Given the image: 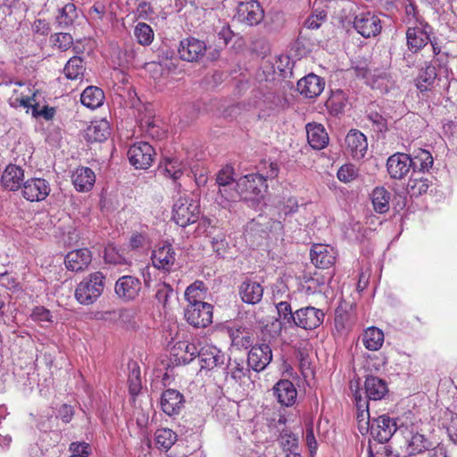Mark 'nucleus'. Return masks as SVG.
I'll use <instances>...</instances> for the list:
<instances>
[{"label": "nucleus", "mask_w": 457, "mask_h": 457, "mask_svg": "<svg viewBox=\"0 0 457 457\" xmlns=\"http://www.w3.org/2000/svg\"><path fill=\"white\" fill-rule=\"evenodd\" d=\"M71 457H87L90 454V446L86 442H73L70 445Z\"/></svg>", "instance_id": "obj_55"}, {"label": "nucleus", "mask_w": 457, "mask_h": 457, "mask_svg": "<svg viewBox=\"0 0 457 457\" xmlns=\"http://www.w3.org/2000/svg\"><path fill=\"white\" fill-rule=\"evenodd\" d=\"M436 67L432 65H427L420 71L419 76L416 79V86L421 92L427 91L432 87L436 78Z\"/></svg>", "instance_id": "obj_40"}, {"label": "nucleus", "mask_w": 457, "mask_h": 457, "mask_svg": "<svg viewBox=\"0 0 457 457\" xmlns=\"http://www.w3.org/2000/svg\"><path fill=\"white\" fill-rule=\"evenodd\" d=\"M110 134L109 123L104 120L93 122L87 129V137L89 141H104Z\"/></svg>", "instance_id": "obj_36"}, {"label": "nucleus", "mask_w": 457, "mask_h": 457, "mask_svg": "<svg viewBox=\"0 0 457 457\" xmlns=\"http://www.w3.org/2000/svg\"><path fill=\"white\" fill-rule=\"evenodd\" d=\"M145 70L151 74L154 80L160 79L165 73L164 66L157 62H151L145 64Z\"/></svg>", "instance_id": "obj_58"}, {"label": "nucleus", "mask_w": 457, "mask_h": 457, "mask_svg": "<svg viewBox=\"0 0 457 457\" xmlns=\"http://www.w3.org/2000/svg\"><path fill=\"white\" fill-rule=\"evenodd\" d=\"M176 440V433L170 428H159L155 432L156 444L163 449H170L175 444Z\"/></svg>", "instance_id": "obj_47"}, {"label": "nucleus", "mask_w": 457, "mask_h": 457, "mask_svg": "<svg viewBox=\"0 0 457 457\" xmlns=\"http://www.w3.org/2000/svg\"><path fill=\"white\" fill-rule=\"evenodd\" d=\"M184 406V396L175 389L165 390L161 397V407L169 416L179 414Z\"/></svg>", "instance_id": "obj_22"}, {"label": "nucleus", "mask_w": 457, "mask_h": 457, "mask_svg": "<svg viewBox=\"0 0 457 457\" xmlns=\"http://www.w3.org/2000/svg\"><path fill=\"white\" fill-rule=\"evenodd\" d=\"M272 360L271 348L267 344L252 346L248 353V367L256 372L263 370Z\"/></svg>", "instance_id": "obj_14"}, {"label": "nucleus", "mask_w": 457, "mask_h": 457, "mask_svg": "<svg viewBox=\"0 0 457 457\" xmlns=\"http://www.w3.org/2000/svg\"><path fill=\"white\" fill-rule=\"evenodd\" d=\"M142 283L137 277L124 275L115 283L114 291L119 298L125 302L134 301L139 296Z\"/></svg>", "instance_id": "obj_9"}, {"label": "nucleus", "mask_w": 457, "mask_h": 457, "mask_svg": "<svg viewBox=\"0 0 457 457\" xmlns=\"http://www.w3.org/2000/svg\"><path fill=\"white\" fill-rule=\"evenodd\" d=\"M430 26L423 21L416 19L413 26L408 27L406 30L407 46L412 53L421 50L430 41Z\"/></svg>", "instance_id": "obj_4"}, {"label": "nucleus", "mask_w": 457, "mask_h": 457, "mask_svg": "<svg viewBox=\"0 0 457 457\" xmlns=\"http://www.w3.org/2000/svg\"><path fill=\"white\" fill-rule=\"evenodd\" d=\"M154 298L163 308L169 304L170 299L174 295V290L166 282H159L154 287Z\"/></svg>", "instance_id": "obj_46"}, {"label": "nucleus", "mask_w": 457, "mask_h": 457, "mask_svg": "<svg viewBox=\"0 0 457 457\" xmlns=\"http://www.w3.org/2000/svg\"><path fill=\"white\" fill-rule=\"evenodd\" d=\"M130 373L129 375V391L137 395L141 389L140 370L136 362L129 364Z\"/></svg>", "instance_id": "obj_49"}, {"label": "nucleus", "mask_w": 457, "mask_h": 457, "mask_svg": "<svg viewBox=\"0 0 457 457\" xmlns=\"http://www.w3.org/2000/svg\"><path fill=\"white\" fill-rule=\"evenodd\" d=\"M233 173L234 170L231 166L227 165L222 168L216 177V183L219 187L224 186H234Z\"/></svg>", "instance_id": "obj_53"}, {"label": "nucleus", "mask_w": 457, "mask_h": 457, "mask_svg": "<svg viewBox=\"0 0 457 457\" xmlns=\"http://www.w3.org/2000/svg\"><path fill=\"white\" fill-rule=\"evenodd\" d=\"M206 44L195 37H187L180 41L179 57L187 62L199 61L206 52Z\"/></svg>", "instance_id": "obj_13"}, {"label": "nucleus", "mask_w": 457, "mask_h": 457, "mask_svg": "<svg viewBox=\"0 0 457 457\" xmlns=\"http://www.w3.org/2000/svg\"><path fill=\"white\" fill-rule=\"evenodd\" d=\"M383 342L384 333L378 328H369L364 331L362 335V343L368 350H378L382 346Z\"/></svg>", "instance_id": "obj_37"}, {"label": "nucleus", "mask_w": 457, "mask_h": 457, "mask_svg": "<svg viewBox=\"0 0 457 457\" xmlns=\"http://www.w3.org/2000/svg\"><path fill=\"white\" fill-rule=\"evenodd\" d=\"M200 215L199 204L188 198H179L173 206V220L180 227L196 222Z\"/></svg>", "instance_id": "obj_3"}, {"label": "nucleus", "mask_w": 457, "mask_h": 457, "mask_svg": "<svg viewBox=\"0 0 457 457\" xmlns=\"http://www.w3.org/2000/svg\"><path fill=\"white\" fill-rule=\"evenodd\" d=\"M53 37L54 46L62 51L69 49L73 44V38L70 33H56Z\"/></svg>", "instance_id": "obj_54"}, {"label": "nucleus", "mask_w": 457, "mask_h": 457, "mask_svg": "<svg viewBox=\"0 0 457 457\" xmlns=\"http://www.w3.org/2000/svg\"><path fill=\"white\" fill-rule=\"evenodd\" d=\"M278 440L285 452H288V453L298 452V436L290 430L283 428Z\"/></svg>", "instance_id": "obj_42"}, {"label": "nucleus", "mask_w": 457, "mask_h": 457, "mask_svg": "<svg viewBox=\"0 0 457 457\" xmlns=\"http://www.w3.org/2000/svg\"><path fill=\"white\" fill-rule=\"evenodd\" d=\"M24 179V170L17 165H8L1 177L3 187L10 191H16L21 187Z\"/></svg>", "instance_id": "obj_26"}, {"label": "nucleus", "mask_w": 457, "mask_h": 457, "mask_svg": "<svg viewBox=\"0 0 457 457\" xmlns=\"http://www.w3.org/2000/svg\"><path fill=\"white\" fill-rule=\"evenodd\" d=\"M104 99V92L97 87H87L81 94L80 101L83 105L96 109L102 105Z\"/></svg>", "instance_id": "obj_35"}, {"label": "nucleus", "mask_w": 457, "mask_h": 457, "mask_svg": "<svg viewBox=\"0 0 457 457\" xmlns=\"http://www.w3.org/2000/svg\"><path fill=\"white\" fill-rule=\"evenodd\" d=\"M134 35L137 42L142 46H148L154 40V31L152 28L145 22L137 24L134 29Z\"/></svg>", "instance_id": "obj_48"}, {"label": "nucleus", "mask_w": 457, "mask_h": 457, "mask_svg": "<svg viewBox=\"0 0 457 457\" xmlns=\"http://www.w3.org/2000/svg\"><path fill=\"white\" fill-rule=\"evenodd\" d=\"M62 6L58 8L55 21L59 28L68 29L71 27L78 18V12L75 4L70 0H61Z\"/></svg>", "instance_id": "obj_29"}, {"label": "nucleus", "mask_w": 457, "mask_h": 457, "mask_svg": "<svg viewBox=\"0 0 457 457\" xmlns=\"http://www.w3.org/2000/svg\"><path fill=\"white\" fill-rule=\"evenodd\" d=\"M432 443L422 434L411 433L407 438L406 452L409 455H417L431 447Z\"/></svg>", "instance_id": "obj_34"}, {"label": "nucleus", "mask_w": 457, "mask_h": 457, "mask_svg": "<svg viewBox=\"0 0 457 457\" xmlns=\"http://www.w3.org/2000/svg\"><path fill=\"white\" fill-rule=\"evenodd\" d=\"M105 278L101 271L90 273L78 284L75 290L76 300L83 305L93 304L104 292Z\"/></svg>", "instance_id": "obj_1"}, {"label": "nucleus", "mask_w": 457, "mask_h": 457, "mask_svg": "<svg viewBox=\"0 0 457 457\" xmlns=\"http://www.w3.org/2000/svg\"><path fill=\"white\" fill-rule=\"evenodd\" d=\"M326 14L324 12H320L317 13V11H315V13L311 15L306 21H305V26L308 29H315L320 28L321 22L325 20Z\"/></svg>", "instance_id": "obj_62"}, {"label": "nucleus", "mask_w": 457, "mask_h": 457, "mask_svg": "<svg viewBox=\"0 0 457 457\" xmlns=\"http://www.w3.org/2000/svg\"><path fill=\"white\" fill-rule=\"evenodd\" d=\"M370 427L373 440L379 443H387L397 430L396 421L387 415L373 419Z\"/></svg>", "instance_id": "obj_7"}, {"label": "nucleus", "mask_w": 457, "mask_h": 457, "mask_svg": "<svg viewBox=\"0 0 457 457\" xmlns=\"http://www.w3.org/2000/svg\"><path fill=\"white\" fill-rule=\"evenodd\" d=\"M31 318L35 321H52V315L49 310L43 306H37L33 309Z\"/></svg>", "instance_id": "obj_59"}, {"label": "nucleus", "mask_w": 457, "mask_h": 457, "mask_svg": "<svg viewBox=\"0 0 457 457\" xmlns=\"http://www.w3.org/2000/svg\"><path fill=\"white\" fill-rule=\"evenodd\" d=\"M391 193L385 187H376L371 195L374 210L378 213H386L389 210Z\"/></svg>", "instance_id": "obj_38"}, {"label": "nucleus", "mask_w": 457, "mask_h": 457, "mask_svg": "<svg viewBox=\"0 0 457 457\" xmlns=\"http://www.w3.org/2000/svg\"><path fill=\"white\" fill-rule=\"evenodd\" d=\"M325 314L322 310L307 306L295 312L293 325L303 329H313L322 324Z\"/></svg>", "instance_id": "obj_10"}, {"label": "nucleus", "mask_w": 457, "mask_h": 457, "mask_svg": "<svg viewBox=\"0 0 457 457\" xmlns=\"http://www.w3.org/2000/svg\"><path fill=\"white\" fill-rule=\"evenodd\" d=\"M170 353L178 364H188L196 357L198 349L195 344L179 341L173 345Z\"/></svg>", "instance_id": "obj_25"}, {"label": "nucleus", "mask_w": 457, "mask_h": 457, "mask_svg": "<svg viewBox=\"0 0 457 457\" xmlns=\"http://www.w3.org/2000/svg\"><path fill=\"white\" fill-rule=\"evenodd\" d=\"M240 193V199L254 201L262 198L268 188L265 178L260 173L247 174L241 177L236 183Z\"/></svg>", "instance_id": "obj_2"}, {"label": "nucleus", "mask_w": 457, "mask_h": 457, "mask_svg": "<svg viewBox=\"0 0 457 457\" xmlns=\"http://www.w3.org/2000/svg\"><path fill=\"white\" fill-rule=\"evenodd\" d=\"M299 360H300V370L301 373L304 378L309 377L310 375H312V370L311 368V361L309 360L308 353L304 351L299 352Z\"/></svg>", "instance_id": "obj_60"}, {"label": "nucleus", "mask_w": 457, "mask_h": 457, "mask_svg": "<svg viewBox=\"0 0 457 457\" xmlns=\"http://www.w3.org/2000/svg\"><path fill=\"white\" fill-rule=\"evenodd\" d=\"M358 176V169L351 163L345 164L337 170V179L345 183L355 179Z\"/></svg>", "instance_id": "obj_51"}, {"label": "nucleus", "mask_w": 457, "mask_h": 457, "mask_svg": "<svg viewBox=\"0 0 457 457\" xmlns=\"http://www.w3.org/2000/svg\"><path fill=\"white\" fill-rule=\"evenodd\" d=\"M185 318L195 328H205L212 322V306L208 303L188 304L185 310Z\"/></svg>", "instance_id": "obj_6"}, {"label": "nucleus", "mask_w": 457, "mask_h": 457, "mask_svg": "<svg viewBox=\"0 0 457 457\" xmlns=\"http://www.w3.org/2000/svg\"><path fill=\"white\" fill-rule=\"evenodd\" d=\"M345 144L348 152L355 159L364 157L368 143L367 138L363 133L359 130H350L345 137Z\"/></svg>", "instance_id": "obj_23"}, {"label": "nucleus", "mask_w": 457, "mask_h": 457, "mask_svg": "<svg viewBox=\"0 0 457 457\" xmlns=\"http://www.w3.org/2000/svg\"><path fill=\"white\" fill-rule=\"evenodd\" d=\"M186 170V164L178 157L165 158L159 166V171L164 176L178 180Z\"/></svg>", "instance_id": "obj_32"}, {"label": "nucleus", "mask_w": 457, "mask_h": 457, "mask_svg": "<svg viewBox=\"0 0 457 457\" xmlns=\"http://www.w3.org/2000/svg\"><path fill=\"white\" fill-rule=\"evenodd\" d=\"M386 169L390 178L403 179L411 169V156L403 153L394 154L387 159Z\"/></svg>", "instance_id": "obj_15"}, {"label": "nucleus", "mask_w": 457, "mask_h": 457, "mask_svg": "<svg viewBox=\"0 0 457 457\" xmlns=\"http://www.w3.org/2000/svg\"><path fill=\"white\" fill-rule=\"evenodd\" d=\"M273 395L278 402L286 407L293 406L297 398V390L292 381L280 379L273 386Z\"/></svg>", "instance_id": "obj_18"}, {"label": "nucleus", "mask_w": 457, "mask_h": 457, "mask_svg": "<svg viewBox=\"0 0 457 457\" xmlns=\"http://www.w3.org/2000/svg\"><path fill=\"white\" fill-rule=\"evenodd\" d=\"M0 285L7 289L15 288L17 283L15 278L7 271L0 272Z\"/></svg>", "instance_id": "obj_64"}, {"label": "nucleus", "mask_w": 457, "mask_h": 457, "mask_svg": "<svg viewBox=\"0 0 457 457\" xmlns=\"http://www.w3.org/2000/svg\"><path fill=\"white\" fill-rule=\"evenodd\" d=\"M196 356L199 358L201 368L209 370L222 366L227 359L226 354L213 345L203 346L198 350Z\"/></svg>", "instance_id": "obj_16"}, {"label": "nucleus", "mask_w": 457, "mask_h": 457, "mask_svg": "<svg viewBox=\"0 0 457 457\" xmlns=\"http://www.w3.org/2000/svg\"><path fill=\"white\" fill-rule=\"evenodd\" d=\"M364 388L366 396L369 400H381L388 393V387L386 381L374 376L366 378Z\"/></svg>", "instance_id": "obj_31"}, {"label": "nucleus", "mask_w": 457, "mask_h": 457, "mask_svg": "<svg viewBox=\"0 0 457 457\" xmlns=\"http://www.w3.org/2000/svg\"><path fill=\"white\" fill-rule=\"evenodd\" d=\"M204 291L205 287L202 281H195L187 287L185 292V297L188 304L204 303L203 301L204 298Z\"/></svg>", "instance_id": "obj_43"}, {"label": "nucleus", "mask_w": 457, "mask_h": 457, "mask_svg": "<svg viewBox=\"0 0 457 457\" xmlns=\"http://www.w3.org/2000/svg\"><path fill=\"white\" fill-rule=\"evenodd\" d=\"M312 262L320 269L331 267L336 261V252L328 245H312L310 253Z\"/></svg>", "instance_id": "obj_19"}, {"label": "nucleus", "mask_w": 457, "mask_h": 457, "mask_svg": "<svg viewBox=\"0 0 457 457\" xmlns=\"http://www.w3.org/2000/svg\"><path fill=\"white\" fill-rule=\"evenodd\" d=\"M306 134L308 143L313 149H323L328 144V135L321 124L308 123Z\"/></svg>", "instance_id": "obj_27"}, {"label": "nucleus", "mask_w": 457, "mask_h": 457, "mask_svg": "<svg viewBox=\"0 0 457 457\" xmlns=\"http://www.w3.org/2000/svg\"><path fill=\"white\" fill-rule=\"evenodd\" d=\"M264 17V12L257 1L240 3L237 6V19L239 22L253 26L259 24Z\"/></svg>", "instance_id": "obj_12"}, {"label": "nucleus", "mask_w": 457, "mask_h": 457, "mask_svg": "<svg viewBox=\"0 0 457 457\" xmlns=\"http://www.w3.org/2000/svg\"><path fill=\"white\" fill-rule=\"evenodd\" d=\"M213 251L217 255L225 257L228 250V243L226 240V236L222 232H219L213 236L211 240Z\"/></svg>", "instance_id": "obj_50"}, {"label": "nucleus", "mask_w": 457, "mask_h": 457, "mask_svg": "<svg viewBox=\"0 0 457 457\" xmlns=\"http://www.w3.org/2000/svg\"><path fill=\"white\" fill-rule=\"evenodd\" d=\"M411 161L412 172L416 173L428 171L434 162L431 154L421 148L414 151L412 157H411Z\"/></svg>", "instance_id": "obj_33"}, {"label": "nucleus", "mask_w": 457, "mask_h": 457, "mask_svg": "<svg viewBox=\"0 0 457 457\" xmlns=\"http://www.w3.org/2000/svg\"><path fill=\"white\" fill-rule=\"evenodd\" d=\"M231 337L235 345H238L245 349L252 346L253 343V337L249 332H245L240 336L239 331H237V334H231Z\"/></svg>", "instance_id": "obj_56"}, {"label": "nucleus", "mask_w": 457, "mask_h": 457, "mask_svg": "<svg viewBox=\"0 0 457 457\" xmlns=\"http://www.w3.org/2000/svg\"><path fill=\"white\" fill-rule=\"evenodd\" d=\"M154 150L146 142H138L131 145L128 151V157L131 165L136 169H147L151 166Z\"/></svg>", "instance_id": "obj_8"}, {"label": "nucleus", "mask_w": 457, "mask_h": 457, "mask_svg": "<svg viewBox=\"0 0 457 457\" xmlns=\"http://www.w3.org/2000/svg\"><path fill=\"white\" fill-rule=\"evenodd\" d=\"M58 415L65 423H69L74 415L73 408L68 404H62L58 410Z\"/></svg>", "instance_id": "obj_63"}, {"label": "nucleus", "mask_w": 457, "mask_h": 457, "mask_svg": "<svg viewBox=\"0 0 457 457\" xmlns=\"http://www.w3.org/2000/svg\"><path fill=\"white\" fill-rule=\"evenodd\" d=\"M85 71L84 62L79 56L71 57L64 67V74L70 79H76L83 75Z\"/></svg>", "instance_id": "obj_45"}, {"label": "nucleus", "mask_w": 457, "mask_h": 457, "mask_svg": "<svg viewBox=\"0 0 457 457\" xmlns=\"http://www.w3.org/2000/svg\"><path fill=\"white\" fill-rule=\"evenodd\" d=\"M92 262V253L87 248L69 252L64 260L68 270L79 272L86 270Z\"/></svg>", "instance_id": "obj_17"}, {"label": "nucleus", "mask_w": 457, "mask_h": 457, "mask_svg": "<svg viewBox=\"0 0 457 457\" xmlns=\"http://www.w3.org/2000/svg\"><path fill=\"white\" fill-rule=\"evenodd\" d=\"M430 181L420 173L412 172L407 184V190L411 196H420L426 193Z\"/></svg>", "instance_id": "obj_39"}, {"label": "nucleus", "mask_w": 457, "mask_h": 457, "mask_svg": "<svg viewBox=\"0 0 457 457\" xmlns=\"http://www.w3.org/2000/svg\"><path fill=\"white\" fill-rule=\"evenodd\" d=\"M72 183L79 192H88L96 182L95 172L87 167H79L72 174Z\"/></svg>", "instance_id": "obj_28"}, {"label": "nucleus", "mask_w": 457, "mask_h": 457, "mask_svg": "<svg viewBox=\"0 0 457 457\" xmlns=\"http://www.w3.org/2000/svg\"><path fill=\"white\" fill-rule=\"evenodd\" d=\"M325 82L320 77L311 73L297 82V91L307 98H314L324 90Z\"/></svg>", "instance_id": "obj_20"}, {"label": "nucleus", "mask_w": 457, "mask_h": 457, "mask_svg": "<svg viewBox=\"0 0 457 457\" xmlns=\"http://www.w3.org/2000/svg\"><path fill=\"white\" fill-rule=\"evenodd\" d=\"M176 254L170 244H163L152 253L153 265L158 270H170L173 266Z\"/></svg>", "instance_id": "obj_21"}, {"label": "nucleus", "mask_w": 457, "mask_h": 457, "mask_svg": "<svg viewBox=\"0 0 457 457\" xmlns=\"http://www.w3.org/2000/svg\"><path fill=\"white\" fill-rule=\"evenodd\" d=\"M224 186L219 187V193L220 195L225 198L228 202H236L237 199H240V193L238 192V187L235 186Z\"/></svg>", "instance_id": "obj_57"}, {"label": "nucleus", "mask_w": 457, "mask_h": 457, "mask_svg": "<svg viewBox=\"0 0 457 457\" xmlns=\"http://www.w3.org/2000/svg\"><path fill=\"white\" fill-rule=\"evenodd\" d=\"M239 294L243 302L249 304H255L262 298L263 287L256 281L245 280L239 287Z\"/></svg>", "instance_id": "obj_30"}, {"label": "nucleus", "mask_w": 457, "mask_h": 457, "mask_svg": "<svg viewBox=\"0 0 457 457\" xmlns=\"http://www.w3.org/2000/svg\"><path fill=\"white\" fill-rule=\"evenodd\" d=\"M250 369L248 362L245 364L244 359H228L226 366L227 376H229L236 383L242 385L250 380Z\"/></svg>", "instance_id": "obj_24"}, {"label": "nucleus", "mask_w": 457, "mask_h": 457, "mask_svg": "<svg viewBox=\"0 0 457 457\" xmlns=\"http://www.w3.org/2000/svg\"><path fill=\"white\" fill-rule=\"evenodd\" d=\"M38 103L33 105L32 115L34 117H43L46 120H50L54 118L55 110L53 107L44 106L41 110H38Z\"/></svg>", "instance_id": "obj_61"}, {"label": "nucleus", "mask_w": 457, "mask_h": 457, "mask_svg": "<svg viewBox=\"0 0 457 457\" xmlns=\"http://www.w3.org/2000/svg\"><path fill=\"white\" fill-rule=\"evenodd\" d=\"M50 192V183L45 179L31 178L23 182L22 195L28 201H43Z\"/></svg>", "instance_id": "obj_11"}, {"label": "nucleus", "mask_w": 457, "mask_h": 457, "mask_svg": "<svg viewBox=\"0 0 457 457\" xmlns=\"http://www.w3.org/2000/svg\"><path fill=\"white\" fill-rule=\"evenodd\" d=\"M353 323V315L347 307L344 305L338 306L335 312V326L337 330L340 332L348 329Z\"/></svg>", "instance_id": "obj_41"}, {"label": "nucleus", "mask_w": 457, "mask_h": 457, "mask_svg": "<svg viewBox=\"0 0 457 457\" xmlns=\"http://www.w3.org/2000/svg\"><path fill=\"white\" fill-rule=\"evenodd\" d=\"M369 457H398V453L386 443L370 442L368 449Z\"/></svg>", "instance_id": "obj_44"}, {"label": "nucleus", "mask_w": 457, "mask_h": 457, "mask_svg": "<svg viewBox=\"0 0 457 457\" xmlns=\"http://www.w3.org/2000/svg\"><path fill=\"white\" fill-rule=\"evenodd\" d=\"M353 24L355 30L366 38L376 37L382 29L379 17L371 12H364L356 14Z\"/></svg>", "instance_id": "obj_5"}, {"label": "nucleus", "mask_w": 457, "mask_h": 457, "mask_svg": "<svg viewBox=\"0 0 457 457\" xmlns=\"http://www.w3.org/2000/svg\"><path fill=\"white\" fill-rule=\"evenodd\" d=\"M278 314L285 324L293 325L295 312H292L291 305L287 302H280L276 305Z\"/></svg>", "instance_id": "obj_52"}]
</instances>
